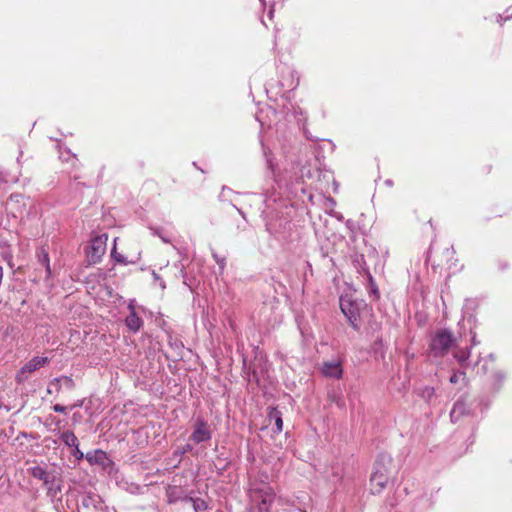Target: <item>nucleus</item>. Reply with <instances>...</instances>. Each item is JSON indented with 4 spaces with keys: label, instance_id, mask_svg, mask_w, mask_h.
<instances>
[{
    "label": "nucleus",
    "instance_id": "7c9ffc66",
    "mask_svg": "<svg viewBox=\"0 0 512 512\" xmlns=\"http://www.w3.org/2000/svg\"><path fill=\"white\" fill-rule=\"evenodd\" d=\"M434 394V389L433 388H425L424 390V395L427 396V398H430L432 397Z\"/></svg>",
    "mask_w": 512,
    "mask_h": 512
},
{
    "label": "nucleus",
    "instance_id": "a19ab883",
    "mask_svg": "<svg viewBox=\"0 0 512 512\" xmlns=\"http://www.w3.org/2000/svg\"><path fill=\"white\" fill-rule=\"evenodd\" d=\"M482 369H483L484 372H486L487 371L486 365H483Z\"/></svg>",
    "mask_w": 512,
    "mask_h": 512
},
{
    "label": "nucleus",
    "instance_id": "c9c22d12",
    "mask_svg": "<svg viewBox=\"0 0 512 512\" xmlns=\"http://www.w3.org/2000/svg\"><path fill=\"white\" fill-rule=\"evenodd\" d=\"M22 156H23V151H20V152H19V155H18V157H17V162H18V163H20Z\"/></svg>",
    "mask_w": 512,
    "mask_h": 512
},
{
    "label": "nucleus",
    "instance_id": "6e6552de",
    "mask_svg": "<svg viewBox=\"0 0 512 512\" xmlns=\"http://www.w3.org/2000/svg\"><path fill=\"white\" fill-rule=\"evenodd\" d=\"M74 380L69 376H60L52 379L48 383L47 393L53 394V387H56V394L60 393L62 387H65L68 390H72L74 388Z\"/></svg>",
    "mask_w": 512,
    "mask_h": 512
},
{
    "label": "nucleus",
    "instance_id": "9d476101",
    "mask_svg": "<svg viewBox=\"0 0 512 512\" xmlns=\"http://www.w3.org/2000/svg\"><path fill=\"white\" fill-rule=\"evenodd\" d=\"M390 477L386 474H383L379 471H373L370 483H371V489L373 493H381L383 489L386 487Z\"/></svg>",
    "mask_w": 512,
    "mask_h": 512
},
{
    "label": "nucleus",
    "instance_id": "f8f14e48",
    "mask_svg": "<svg viewBox=\"0 0 512 512\" xmlns=\"http://www.w3.org/2000/svg\"><path fill=\"white\" fill-rule=\"evenodd\" d=\"M470 413L469 409L466 405V400L464 397L458 399L450 412V418L452 422L459 421L463 416L468 415Z\"/></svg>",
    "mask_w": 512,
    "mask_h": 512
},
{
    "label": "nucleus",
    "instance_id": "f03ea898",
    "mask_svg": "<svg viewBox=\"0 0 512 512\" xmlns=\"http://www.w3.org/2000/svg\"><path fill=\"white\" fill-rule=\"evenodd\" d=\"M249 495L252 501L262 504H273L275 499L273 488L264 481H251Z\"/></svg>",
    "mask_w": 512,
    "mask_h": 512
},
{
    "label": "nucleus",
    "instance_id": "f704fd0d",
    "mask_svg": "<svg viewBox=\"0 0 512 512\" xmlns=\"http://www.w3.org/2000/svg\"><path fill=\"white\" fill-rule=\"evenodd\" d=\"M191 450H192V446L190 444H186V446L184 447L183 452L191 451Z\"/></svg>",
    "mask_w": 512,
    "mask_h": 512
},
{
    "label": "nucleus",
    "instance_id": "c756f323",
    "mask_svg": "<svg viewBox=\"0 0 512 512\" xmlns=\"http://www.w3.org/2000/svg\"><path fill=\"white\" fill-rule=\"evenodd\" d=\"M228 192H231V189H229V188H227V187L223 186V187H222V191H221V194H220L219 198H220L221 200H223V199L225 198L226 194H228Z\"/></svg>",
    "mask_w": 512,
    "mask_h": 512
},
{
    "label": "nucleus",
    "instance_id": "393cba45",
    "mask_svg": "<svg viewBox=\"0 0 512 512\" xmlns=\"http://www.w3.org/2000/svg\"><path fill=\"white\" fill-rule=\"evenodd\" d=\"M74 448V456L80 460L82 458H84V453L79 449V446H76V447H73Z\"/></svg>",
    "mask_w": 512,
    "mask_h": 512
},
{
    "label": "nucleus",
    "instance_id": "aec40b11",
    "mask_svg": "<svg viewBox=\"0 0 512 512\" xmlns=\"http://www.w3.org/2000/svg\"><path fill=\"white\" fill-rule=\"evenodd\" d=\"M38 261L39 263L45 267V270H46V273H47V276H50L51 275V268H50V262H49V256H48V253L44 250H42L39 254H38Z\"/></svg>",
    "mask_w": 512,
    "mask_h": 512
},
{
    "label": "nucleus",
    "instance_id": "1a4fd4ad",
    "mask_svg": "<svg viewBox=\"0 0 512 512\" xmlns=\"http://www.w3.org/2000/svg\"><path fill=\"white\" fill-rule=\"evenodd\" d=\"M393 459L387 453H380L374 464V471L382 472L390 477Z\"/></svg>",
    "mask_w": 512,
    "mask_h": 512
},
{
    "label": "nucleus",
    "instance_id": "a878e982",
    "mask_svg": "<svg viewBox=\"0 0 512 512\" xmlns=\"http://www.w3.org/2000/svg\"><path fill=\"white\" fill-rule=\"evenodd\" d=\"M112 256L119 263H126L124 257L121 254H116L115 249L112 251Z\"/></svg>",
    "mask_w": 512,
    "mask_h": 512
},
{
    "label": "nucleus",
    "instance_id": "c85d7f7f",
    "mask_svg": "<svg viewBox=\"0 0 512 512\" xmlns=\"http://www.w3.org/2000/svg\"><path fill=\"white\" fill-rule=\"evenodd\" d=\"M228 192H231V189H229V188H227V187L223 186V187H222V191H221V194H220L219 198H220L221 200H223V199L225 198L226 194H228Z\"/></svg>",
    "mask_w": 512,
    "mask_h": 512
},
{
    "label": "nucleus",
    "instance_id": "4468645a",
    "mask_svg": "<svg viewBox=\"0 0 512 512\" xmlns=\"http://www.w3.org/2000/svg\"><path fill=\"white\" fill-rule=\"evenodd\" d=\"M101 497L97 494L87 493L82 498V506L92 511L101 509Z\"/></svg>",
    "mask_w": 512,
    "mask_h": 512
},
{
    "label": "nucleus",
    "instance_id": "7ed1b4c3",
    "mask_svg": "<svg viewBox=\"0 0 512 512\" xmlns=\"http://www.w3.org/2000/svg\"><path fill=\"white\" fill-rule=\"evenodd\" d=\"M340 308L345 317L347 318L351 327L358 331L360 329V318L362 310L366 309V304L351 300H340Z\"/></svg>",
    "mask_w": 512,
    "mask_h": 512
},
{
    "label": "nucleus",
    "instance_id": "37998d69",
    "mask_svg": "<svg viewBox=\"0 0 512 512\" xmlns=\"http://www.w3.org/2000/svg\"><path fill=\"white\" fill-rule=\"evenodd\" d=\"M76 406H82V402H80L79 404H76L74 407Z\"/></svg>",
    "mask_w": 512,
    "mask_h": 512
},
{
    "label": "nucleus",
    "instance_id": "58836bf2",
    "mask_svg": "<svg viewBox=\"0 0 512 512\" xmlns=\"http://www.w3.org/2000/svg\"><path fill=\"white\" fill-rule=\"evenodd\" d=\"M490 360L493 362L495 360L494 356L491 354L489 355Z\"/></svg>",
    "mask_w": 512,
    "mask_h": 512
},
{
    "label": "nucleus",
    "instance_id": "20e7f679",
    "mask_svg": "<svg viewBox=\"0 0 512 512\" xmlns=\"http://www.w3.org/2000/svg\"><path fill=\"white\" fill-rule=\"evenodd\" d=\"M50 359L48 357L35 356L30 359L16 374L15 381L22 384L28 380L29 374L39 370L40 368L48 365Z\"/></svg>",
    "mask_w": 512,
    "mask_h": 512
},
{
    "label": "nucleus",
    "instance_id": "f3484780",
    "mask_svg": "<svg viewBox=\"0 0 512 512\" xmlns=\"http://www.w3.org/2000/svg\"><path fill=\"white\" fill-rule=\"evenodd\" d=\"M181 500H182V502H184L186 504H191L195 512L204 511L208 508L206 501L201 498H193L190 496H185Z\"/></svg>",
    "mask_w": 512,
    "mask_h": 512
},
{
    "label": "nucleus",
    "instance_id": "5701e85b",
    "mask_svg": "<svg viewBox=\"0 0 512 512\" xmlns=\"http://www.w3.org/2000/svg\"><path fill=\"white\" fill-rule=\"evenodd\" d=\"M461 376H462V377H465V372H463V371L455 372V373L450 377V383H452V384H456V383H458L459 378H460Z\"/></svg>",
    "mask_w": 512,
    "mask_h": 512
},
{
    "label": "nucleus",
    "instance_id": "6ab92c4d",
    "mask_svg": "<svg viewBox=\"0 0 512 512\" xmlns=\"http://www.w3.org/2000/svg\"><path fill=\"white\" fill-rule=\"evenodd\" d=\"M61 440L64 442V444L68 447H76L79 446V442L77 437L72 431H64L60 435Z\"/></svg>",
    "mask_w": 512,
    "mask_h": 512
},
{
    "label": "nucleus",
    "instance_id": "72a5a7b5",
    "mask_svg": "<svg viewBox=\"0 0 512 512\" xmlns=\"http://www.w3.org/2000/svg\"><path fill=\"white\" fill-rule=\"evenodd\" d=\"M251 380H255V381L258 382V379H257L255 371L252 372V375H249V381H251Z\"/></svg>",
    "mask_w": 512,
    "mask_h": 512
},
{
    "label": "nucleus",
    "instance_id": "423d86ee",
    "mask_svg": "<svg viewBox=\"0 0 512 512\" xmlns=\"http://www.w3.org/2000/svg\"><path fill=\"white\" fill-rule=\"evenodd\" d=\"M107 235H100L92 239L88 258L90 262L97 263L106 252Z\"/></svg>",
    "mask_w": 512,
    "mask_h": 512
},
{
    "label": "nucleus",
    "instance_id": "dca6fc26",
    "mask_svg": "<svg viewBox=\"0 0 512 512\" xmlns=\"http://www.w3.org/2000/svg\"><path fill=\"white\" fill-rule=\"evenodd\" d=\"M471 355L470 349L468 348H458L455 347V350L453 351V357L454 359L462 366L467 367V360L469 359Z\"/></svg>",
    "mask_w": 512,
    "mask_h": 512
},
{
    "label": "nucleus",
    "instance_id": "412c9836",
    "mask_svg": "<svg viewBox=\"0 0 512 512\" xmlns=\"http://www.w3.org/2000/svg\"><path fill=\"white\" fill-rule=\"evenodd\" d=\"M151 231L153 233V235H157L158 237L161 238V240L164 242V243H170V239L167 237V235L163 232V229L161 228H151Z\"/></svg>",
    "mask_w": 512,
    "mask_h": 512
},
{
    "label": "nucleus",
    "instance_id": "39448f33",
    "mask_svg": "<svg viewBox=\"0 0 512 512\" xmlns=\"http://www.w3.org/2000/svg\"><path fill=\"white\" fill-rule=\"evenodd\" d=\"M212 437V431L208 423L203 418H198L194 425V430L190 435V440L195 444L209 441Z\"/></svg>",
    "mask_w": 512,
    "mask_h": 512
},
{
    "label": "nucleus",
    "instance_id": "a211bd4d",
    "mask_svg": "<svg viewBox=\"0 0 512 512\" xmlns=\"http://www.w3.org/2000/svg\"><path fill=\"white\" fill-rule=\"evenodd\" d=\"M268 418L275 422V432L280 433L283 429L282 413L277 408H272L268 413Z\"/></svg>",
    "mask_w": 512,
    "mask_h": 512
},
{
    "label": "nucleus",
    "instance_id": "2eb2a0df",
    "mask_svg": "<svg viewBox=\"0 0 512 512\" xmlns=\"http://www.w3.org/2000/svg\"><path fill=\"white\" fill-rule=\"evenodd\" d=\"M125 324L130 331L136 333L141 329L143 320L137 315L136 312H130L125 319Z\"/></svg>",
    "mask_w": 512,
    "mask_h": 512
},
{
    "label": "nucleus",
    "instance_id": "ddd939ff",
    "mask_svg": "<svg viewBox=\"0 0 512 512\" xmlns=\"http://www.w3.org/2000/svg\"><path fill=\"white\" fill-rule=\"evenodd\" d=\"M85 458L91 465H99L103 468L106 467V464L108 462V457H107L106 452H104L103 450H100V449L94 450L92 452H88L85 455Z\"/></svg>",
    "mask_w": 512,
    "mask_h": 512
},
{
    "label": "nucleus",
    "instance_id": "ea45409f",
    "mask_svg": "<svg viewBox=\"0 0 512 512\" xmlns=\"http://www.w3.org/2000/svg\"><path fill=\"white\" fill-rule=\"evenodd\" d=\"M237 210H238V212H239L243 217H245V215H244V213H243V211H242V210H240V209H237Z\"/></svg>",
    "mask_w": 512,
    "mask_h": 512
},
{
    "label": "nucleus",
    "instance_id": "f257e3e1",
    "mask_svg": "<svg viewBox=\"0 0 512 512\" xmlns=\"http://www.w3.org/2000/svg\"><path fill=\"white\" fill-rule=\"evenodd\" d=\"M456 344V338L448 329L438 330L431 339L429 349L434 357H443Z\"/></svg>",
    "mask_w": 512,
    "mask_h": 512
},
{
    "label": "nucleus",
    "instance_id": "e433bc0d",
    "mask_svg": "<svg viewBox=\"0 0 512 512\" xmlns=\"http://www.w3.org/2000/svg\"><path fill=\"white\" fill-rule=\"evenodd\" d=\"M367 277H368L369 281H370L371 283H373V277H372V275L370 274V272H367Z\"/></svg>",
    "mask_w": 512,
    "mask_h": 512
},
{
    "label": "nucleus",
    "instance_id": "cd10ccee",
    "mask_svg": "<svg viewBox=\"0 0 512 512\" xmlns=\"http://www.w3.org/2000/svg\"><path fill=\"white\" fill-rule=\"evenodd\" d=\"M504 374L500 371L494 373V378L498 383H501L504 380Z\"/></svg>",
    "mask_w": 512,
    "mask_h": 512
},
{
    "label": "nucleus",
    "instance_id": "b1692460",
    "mask_svg": "<svg viewBox=\"0 0 512 512\" xmlns=\"http://www.w3.org/2000/svg\"><path fill=\"white\" fill-rule=\"evenodd\" d=\"M271 505L272 504L259 503L258 504V512H270Z\"/></svg>",
    "mask_w": 512,
    "mask_h": 512
},
{
    "label": "nucleus",
    "instance_id": "4be33fe9",
    "mask_svg": "<svg viewBox=\"0 0 512 512\" xmlns=\"http://www.w3.org/2000/svg\"><path fill=\"white\" fill-rule=\"evenodd\" d=\"M212 256L216 263L219 265L220 269H224L225 267V257H220L217 253L213 252Z\"/></svg>",
    "mask_w": 512,
    "mask_h": 512
},
{
    "label": "nucleus",
    "instance_id": "79ce46f5",
    "mask_svg": "<svg viewBox=\"0 0 512 512\" xmlns=\"http://www.w3.org/2000/svg\"><path fill=\"white\" fill-rule=\"evenodd\" d=\"M175 501H176V499H169V503H173Z\"/></svg>",
    "mask_w": 512,
    "mask_h": 512
},
{
    "label": "nucleus",
    "instance_id": "0eeeda50",
    "mask_svg": "<svg viewBox=\"0 0 512 512\" xmlns=\"http://www.w3.org/2000/svg\"><path fill=\"white\" fill-rule=\"evenodd\" d=\"M27 473L33 478L43 482L45 486L52 489V484L55 480V476L52 472H49L45 467L41 465H34L27 468Z\"/></svg>",
    "mask_w": 512,
    "mask_h": 512
},
{
    "label": "nucleus",
    "instance_id": "bb28decb",
    "mask_svg": "<svg viewBox=\"0 0 512 512\" xmlns=\"http://www.w3.org/2000/svg\"><path fill=\"white\" fill-rule=\"evenodd\" d=\"M53 410L57 413H65L66 412V407L63 406V405H60V404H55L53 406Z\"/></svg>",
    "mask_w": 512,
    "mask_h": 512
},
{
    "label": "nucleus",
    "instance_id": "9b49d317",
    "mask_svg": "<svg viewBox=\"0 0 512 512\" xmlns=\"http://www.w3.org/2000/svg\"><path fill=\"white\" fill-rule=\"evenodd\" d=\"M321 371L324 376L335 379H340L343 374L341 363L335 360L324 362Z\"/></svg>",
    "mask_w": 512,
    "mask_h": 512
},
{
    "label": "nucleus",
    "instance_id": "473e14b6",
    "mask_svg": "<svg viewBox=\"0 0 512 512\" xmlns=\"http://www.w3.org/2000/svg\"><path fill=\"white\" fill-rule=\"evenodd\" d=\"M445 253L447 254V256H452L454 254V250L453 248H446Z\"/></svg>",
    "mask_w": 512,
    "mask_h": 512
},
{
    "label": "nucleus",
    "instance_id": "4c0bfd02",
    "mask_svg": "<svg viewBox=\"0 0 512 512\" xmlns=\"http://www.w3.org/2000/svg\"><path fill=\"white\" fill-rule=\"evenodd\" d=\"M479 342L476 341L475 336L472 337V345H477Z\"/></svg>",
    "mask_w": 512,
    "mask_h": 512
},
{
    "label": "nucleus",
    "instance_id": "2f4dec72",
    "mask_svg": "<svg viewBox=\"0 0 512 512\" xmlns=\"http://www.w3.org/2000/svg\"><path fill=\"white\" fill-rule=\"evenodd\" d=\"M134 300L130 301V303L128 304V309L130 312H136L135 311V305H134Z\"/></svg>",
    "mask_w": 512,
    "mask_h": 512
}]
</instances>
